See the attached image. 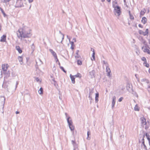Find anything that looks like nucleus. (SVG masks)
Wrapping results in <instances>:
<instances>
[{
	"mask_svg": "<svg viewBox=\"0 0 150 150\" xmlns=\"http://www.w3.org/2000/svg\"><path fill=\"white\" fill-rule=\"evenodd\" d=\"M30 29L26 27H24L19 29L17 32V35L19 38L22 39L24 38H29L31 37L32 34L30 32Z\"/></svg>",
	"mask_w": 150,
	"mask_h": 150,
	"instance_id": "obj_1",
	"label": "nucleus"
},
{
	"mask_svg": "<svg viewBox=\"0 0 150 150\" xmlns=\"http://www.w3.org/2000/svg\"><path fill=\"white\" fill-rule=\"evenodd\" d=\"M116 97L114 96L112 97V108L113 109L114 107L115 103Z\"/></svg>",
	"mask_w": 150,
	"mask_h": 150,
	"instance_id": "obj_9",
	"label": "nucleus"
},
{
	"mask_svg": "<svg viewBox=\"0 0 150 150\" xmlns=\"http://www.w3.org/2000/svg\"><path fill=\"white\" fill-rule=\"evenodd\" d=\"M18 59L20 62L21 64H22L23 63V58L19 56L18 57Z\"/></svg>",
	"mask_w": 150,
	"mask_h": 150,
	"instance_id": "obj_23",
	"label": "nucleus"
},
{
	"mask_svg": "<svg viewBox=\"0 0 150 150\" xmlns=\"http://www.w3.org/2000/svg\"><path fill=\"white\" fill-rule=\"evenodd\" d=\"M70 76L71 79L72 83H73L74 84L75 83V78L74 77L75 76H72L71 74L70 75Z\"/></svg>",
	"mask_w": 150,
	"mask_h": 150,
	"instance_id": "obj_16",
	"label": "nucleus"
},
{
	"mask_svg": "<svg viewBox=\"0 0 150 150\" xmlns=\"http://www.w3.org/2000/svg\"><path fill=\"white\" fill-rule=\"evenodd\" d=\"M128 88H131H131H132L131 87H131L130 86V85L129 83H127V88L128 91H129V89Z\"/></svg>",
	"mask_w": 150,
	"mask_h": 150,
	"instance_id": "obj_33",
	"label": "nucleus"
},
{
	"mask_svg": "<svg viewBox=\"0 0 150 150\" xmlns=\"http://www.w3.org/2000/svg\"><path fill=\"white\" fill-rule=\"evenodd\" d=\"M6 39V35H3L1 37V39L0 41L1 42H5Z\"/></svg>",
	"mask_w": 150,
	"mask_h": 150,
	"instance_id": "obj_10",
	"label": "nucleus"
},
{
	"mask_svg": "<svg viewBox=\"0 0 150 150\" xmlns=\"http://www.w3.org/2000/svg\"><path fill=\"white\" fill-rule=\"evenodd\" d=\"M106 72H107V76L109 78H110L111 76L110 73H111V70L109 67L108 66L106 65Z\"/></svg>",
	"mask_w": 150,
	"mask_h": 150,
	"instance_id": "obj_5",
	"label": "nucleus"
},
{
	"mask_svg": "<svg viewBox=\"0 0 150 150\" xmlns=\"http://www.w3.org/2000/svg\"><path fill=\"white\" fill-rule=\"evenodd\" d=\"M143 52H146L148 54H150V52L149 50L147 48H144L143 50H142Z\"/></svg>",
	"mask_w": 150,
	"mask_h": 150,
	"instance_id": "obj_21",
	"label": "nucleus"
},
{
	"mask_svg": "<svg viewBox=\"0 0 150 150\" xmlns=\"http://www.w3.org/2000/svg\"><path fill=\"white\" fill-rule=\"evenodd\" d=\"M67 38L68 39H69V42H70V38H69V36L68 35H67Z\"/></svg>",
	"mask_w": 150,
	"mask_h": 150,
	"instance_id": "obj_58",
	"label": "nucleus"
},
{
	"mask_svg": "<svg viewBox=\"0 0 150 150\" xmlns=\"http://www.w3.org/2000/svg\"><path fill=\"white\" fill-rule=\"evenodd\" d=\"M142 43L144 45H145L146 44V41L145 40H143L142 41Z\"/></svg>",
	"mask_w": 150,
	"mask_h": 150,
	"instance_id": "obj_49",
	"label": "nucleus"
},
{
	"mask_svg": "<svg viewBox=\"0 0 150 150\" xmlns=\"http://www.w3.org/2000/svg\"><path fill=\"white\" fill-rule=\"evenodd\" d=\"M1 98L3 100H4V102L5 100V98L4 97H1Z\"/></svg>",
	"mask_w": 150,
	"mask_h": 150,
	"instance_id": "obj_53",
	"label": "nucleus"
},
{
	"mask_svg": "<svg viewBox=\"0 0 150 150\" xmlns=\"http://www.w3.org/2000/svg\"><path fill=\"white\" fill-rule=\"evenodd\" d=\"M129 16V18L131 20H134V18L133 16L131 15H130Z\"/></svg>",
	"mask_w": 150,
	"mask_h": 150,
	"instance_id": "obj_40",
	"label": "nucleus"
},
{
	"mask_svg": "<svg viewBox=\"0 0 150 150\" xmlns=\"http://www.w3.org/2000/svg\"><path fill=\"white\" fill-rule=\"evenodd\" d=\"M113 8H114L113 12L115 15L116 16H119L121 13L120 7L119 6H115L113 5Z\"/></svg>",
	"mask_w": 150,
	"mask_h": 150,
	"instance_id": "obj_2",
	"label": "nucleus"
},
{
	"mask_svg": "<svg viewBox=\"0 0 150 150\" xmlns=\"http://www.w3.org/2000/svg\"><path fill=\"white\" fill-rule=\"evenodd\" d=\"M145 137V135H144L143 137V138L142 139V144L144 146V148L146 150H147L146 146L145 144L144 143V138Z\"/></svg>",
	"mask_w": 150,
	"mask_h": 150,
	"instance_id": "obj_12",
	"label": "nucleus"
},
{
	"mask_svg": "<svg viewBox=\"0 0 150 150\" xmlns=\"http://www.w3.org/2000/svg\"><path fill=\"white\" fill-rule=\"evenodd\" d=\"M140 120L142 126L144 127L147 122L146 121V119L144 117H142L140 118Z\"/></svg>",
	"mask_w": 150,
	"mask_h": 150,
	"instance_id": "obj_8",
	"label": "nucleus"
},
{
	"mask_svg": "<svg viewBox=\"0 0 150 150\" xmlns=\"http://www.w3.org/2000/svg\"><path fill=\"white\" fill-rule=\"evenodd\" d=\"M69 126L70 129L71 131L73 130L74 129V127L73 125L72 124H71L70 125H69Z\"/></svg>",
	"mask_w": 150,
	"mask_h": 150,
	"instance_id": "obj_24",
	"label": "nucleus"
},
{
	"mask_svg": "<svg viewBox=\"0 0 150 150\" xmlns=\"http://www.w3.org/2000/svg\"><path fill=\"white\" fill-rule=\"evenodd\" d=\"M53 84H54V85L55 86H56V85H57L56 81H54V82Z\"/></svg>",
	"mask_w": 150,
	"mask_h": 150,
	"instance_id": "obj_51",
	"label": "nucleus"
},
{
	"mask_svg": "<svg viewBox=\"0 0 150 150\" xmlns=\"http://www.w3.org/2000/svg\"><path fill=\"white\" fill-rule=\"evenodd\" d=\"M70 119V117H69L67 118V122L68 124L69 125H70L73 123L72 120L71 119Z\"/></svg>",
	"mask_w": 150,
	"mask_h": 150,
	"instance_id": "obj_13",
	"label": "nucleus"
},
{
	"mask_svg": "<svg viewBox=\"0 0 150 150\" xmlns=\"http://www.w3.org/2000/svg\"><path fill=\"white\" fill-rule=\"evenodd\" d=\"M59 33H60L63 36L62 37H59V38L57 39V42H60L61 43H62V40L64 39V35L60 31H59Z\"/></svg>",
	"mask_w": 150,
	"mask_h": 150,
	"instance_id": "obj_7",
	"label": "nucleus"
},
{
	"mask_svg": "<svg viewBox=\"0 0 150 150\" xmlns=\"http://www.w3.org/2000/svg\"><path fill=\"white\" fill-rule=\"evenodd\" d=\"M49 51L53 55L54 58L57 57V55L56 53L54 51H53L52 49H50Z\"/></svg>",
	"mask_w": 150,
	"mask_h": 150,
	"instance_id": "obj_15",
	"label": "nucleus"
},
{
	"mask_svg": "<svg viewBox=\"0 0 150 150\" xmlns=\"http://www.w3.org/2000/svg\"><path fill=\"white\" fill-rule=\"evenodd\" d=\"M36 80H37V81H38H38H39V79H38V78H37V79H36Z\"/></svg>",
	"mask_w": 150,
	"mask_h": 150,
	"instance_id": "obj_64",
	"label": "nucleus"
},
{
	"mask_svg": "<svg viewBox=\"0 0 150 150\" xmlns=\"http://www.w3.org/2000/svg\"><path fill=\"white\" fill-rule=\"evenodd\" d=\"M141 59L142 61H144V62H146V58L144 57H142L141 58Z\"/></svg>",
	"mask_w": 150,
	"mask_h": 150,
	"instance_id": "obj_38",
	"label": "nucleus"
},
{
	"mask_svg": "<svg viewBox=\"0 0 150 150\" xmlns=\"http://www.w3.org/2000/svg\"><path fill=\"white\" fill-rule=\"evenodd\" d=\"M139 34L140 35H143L144 36H148L149 34V30L148 29H146L145 32H144L142 30H139Z\"/></svg>",
	"mask_w": 150,
	"mask_h": 150,
	"instance_id": "obj_3",
	"label": "nucleus"
},
{
	"mask_svg": "<svg viewBox=\"0 0 150 150\" xmlns=\"http://www.w3.org/2000/svg\"><path fill=\"white\" fill-rule=\"evenodd\" d=\"M124 5H125V6H126V7H128V6H127V4H126V3H124Z\"/></svg>",
	"mask_w": 150,
	"mask_h": 150,
	"instance_id": "obj_61",
	"label": "nucleus"
},
{
	"mask_svg": "<svg viewBox=\"0 0 150 150\" xmlns=\"http://www.w3.org/2000/svg\"><path fill=\"white\" fill-rule=\"evenodd\" d=\"M123 99V98L122 97H121L119 99H118V101L120 102H121Z\"/></svg>",
	"mask_w": 150,
	"mask_h": 150,
	"instance_id": "obj_43",
	"label": "nucleus"
},
{
	"mask_svg": "<svg viewBox=\"0 0 150 150\" xmlns=\"http://www.w3.org/2000/svg\"><path fill=\"white\" fill-rule=\"evenodd\" d=\"M146 12V10L145 9H144L142 10L141 12H140V15L141 16H143Z\"/></svg>",
	"mask_w": 150,
	"mask_h": 150,
	"instance_id": "obj_19",
	"label": "nucleus"
},
{
	"mask_svg": "<svg viewBox=\"0 0 150 150\" xmlns=\"http://www.w3.org/2000/svg\"><path fill=\"white\" fill-rule=\"evenodd\" d=\"M145 45V46H143L142 48V50H143L144 48H147V47H149V46L147 44V43L145 44V45Z\"/></svg>",
	"mask_w": 150,
	"mask_h": 150,
	"instance_id": "obj_37",
	"label": "nucleus"
},
{
	"mask_svg": "<svg viewBox=\"0 0 150 150\" xmlns=\"http://www.w3.org/2000/svg\"><path fill=\"white\" fill-rule=\"evenodd\" d=\"M71 46H73L74 45V42L73 41L70 42Z\"/></svg>",
	"mask_w": 150,
	"mask_h": 150,
	"instance_id": "obj_46",
	"label": "nucleus"
},
{
	"mask_svg": "<svg viewBox=\"0 0 150 150\" xmlns=\"http://www.w3.org/2000/svg\"><path fill=\"white\" fill-rule=\"evenodd\" d=\"M29 3H31L33 1V0H28Z\"/></svg>",
	"mask_w": 150,
	"mask_h": 150,
	"instance_id": "obj_55",
	"label": "nucleus"
},
{
	"mask_svg": "<svg viewBox=\"0 0 150 150\" xmlns=\"http://www.w3.org/2000/svg\"><path fill=\"white\" fill-rule=\"evenodd\" d=\"M99 97V93H96V96H95V102L96 103H97L98 101V98Z\"/></svg>",
	"mask_w": 150,
	"mask_h": 150,
	"instance_id": "obj_20",
	"label": "nucleus"
},
{
	"mask_svg": "<svg viewBox=\"0 0 150 150\" xmlns=\"http://www.w3.org/2000/svg\"><path fill=\"white\" fill-rule=\"evenodd\" d=\"M60 68L65 73H66V71L64 70L63 67L60 66Z\"/></svg>",
	"mask_w": 150,
	"mask_h": 150,
	"instance_id": "obj_39",
	"label": "nucleus"
},
{
	"mask_svg": "<svg viewBox=\"0 0 150 150\" xmlns=\"http://www.w3.org/2000/svg\"><path fill=\"white\" fill-rule=\"evenodd\" d=\"M128 12H129V16L130 15H131L130 11H129Z\"/></svg>",
	"mask_w": 150,
	"mask_h": 150,
	"instance_id": "obj_62",
	"label": "nucleus"
},
{
	"mask_svg": "<svg viewBox=\"0 0 150 150\" xmlns=\"http://www.w3.org/2000/svg\"><path fill=\"white\" fill-rule=\"evenodd\" d=\"M74 76L76 77L81 78V75L79 73H78L76 75Z\"/></svg>",
	"mask_w": 150,
	"mask_h": 150,
	"instance_id": "obj_32",
	"label": "nucleus"
},
{
	"mask_svg": "<svg viewBox=\"0 0 150 150\" xmlns=\"http://www.w3.org/2000/svg\"><path fill=\"white\" fill-rule=\"evenodd\" d=\"M73 41H74V42H76V38H74L73 39Z\"/></svg>",
	"mask_w": 150,
	"mask_h": 150,
	"instance_id": "obj_57",
	"label": "nucleus"
},
{
	"mask_svg": "<svg viewBox=\"0 0 150 150\" xmlns=\"http://www.w3.org/2000/svg\"><path fill=\"white\" fill-rule=\"evenodd\" d=\"M146 80V79H143L141 80V81L142 82H144V81L145 82Z\"/></svg>",
	"mask_w": 150,
	"mask_h": 150,
	"instance_id": "obj_52",
	"label": "nucleus"
},
{
	"mask_svg": "<svg viewBox=\"0 0 150 150\" xmlns=\"http://www.w3.org/2000/svg\"><path fill=\"white\" fill-rule=\"evenodd\" d=\"M148 41L149 44L150 45V39H148Z\"/></svg>",
	"mask_w": 150,
	"mask_h": 150,
	"instance_id": "obj_63",
	"label": "nucleus"
},
{
	"mask_svg": "<svg viewBox=\"0 0 150 150\" xmlns=\"http://www.w3.org/2000/svg\"><path fill=\"white\" fill-rule=\"evenodd\" d=\"M117 4V2H113L112 3V7H113V5H114L115 6H117L116 5V4Z\"/></svg>",
	"mask_w": 150,
	"mask_h": 150,
	"instance_id": "obj_41",
	"label": "nucleus"
},
{
	"mask_svg": "<svg viewBox=\"0 0 150 150\" xmlns=\"http://www.w3.org/2000/svg\"><path fill=\"white\" fill-rule=\"evenodd\" d=\"M79 52V50H77V52H76V54L77 55H79V54H78V52Z\"/></svg>",
	"mask_w": 150,
	"mask_h": 150,
	"instance_id": "obj_56",
	"label": "nucleus"
},
{
	"mask_svg": "<svg viewBox=\"0 0 150 150\" xmlns=\"http://www.w3.org/2000/svg\"><path fill=\"white\" fill-rule=\"evenodd\" d=\"M103 62L104 64H105V66L107 65L108 66V64L107 62L104 60L103 61Z\"/></svg>",
	"mask_w": 150,
	"mask_h": 150,
	"instance_id": "obj_42",
	"label": "nucleus"
},
{
	"mask_svg": "<svg viewBox=\"0 0 150 150\" xmlns=\"http://www.w3.org/2000/svg\"><path fill=\"white\" fill-rule=\"evenodd\" d=\"M143 64L144 66H145L147 67H148L149 66V64L148 63H147L146 62H144L143 63Z\"/></svg>",
	"mask_w": 150,
	"mask_h": 150,
	"instance_id": "obj_34",
	"label": "nucleus"
},
{
	"mask_svg": "<svg viewBox=\"0 0 150 150\" xmlns=\"http://www.w3.org/2000/svg\"><path fill=\"white\" fill-rule=\"evenodd\" d=\"M93 54H92V57H93V59L91 58V59L92 60H95V52L94 51V50H93Z\"/></svg>",
	"mask_w": 150,
	"mask_h": 150,
	"instance_id": "obj_22",
	"label": "nucleus"
},
{
	"mask_svg": "<svg viewBox=\"0 0 150 150\" xmlns=\"http://www.w3.org/2000/svg\"><path fill=\"white\" fill-rule=\"evenodd\" d=\"M77 64L78 65H81L82 64V62L80 60H77Z\"/></svg>",
	"mask_w": 150,
	"mask_h": 150,
	"instance_id": "obj_36",
	"label": "nucleus"
},
{
	"mask_svg": "<svg viewBox=\"0 0 150 150\" xmlns=\"http://www.w3.org/2000/svg\"><path fill=\"white\" fill-rule=\"evenodd\" d=\"M92 93H93V92L92 91L90 92L89 94V96L88 97L89 98L91 97V95Z\"/></svg>",
	"mask_w": 150,
	"mask_h": 150,
	"instance_id": "obj_47",
	"label": "nucleus"
},
{
	"mask_svg": "<svg viewBox=\"0 0 150 150\" xmlns=\"http://www.w3.org/2000/svg\"><path fill=\"white\" fill-rule=\"evenodd\" d=\"M0 10L1 11L2 13L3 14L4 16L5 17L6 16V15L4 12L3 9L1 8L0 7Z\"/></svg>",
	"mask_w": 150,
	"mask_h": 150,
	"instance_id": "obj_26",
	"label": "nucleus"
},
{
	"mask_svg": "<svg viewBox=\"0 0 150 150\" xmlns=\"http://www.w3.org/2000/svg\"><path fill=\"white\" fill-rule=\"evenodd\" d=\"M73 145V146L74 147V150H75L78 147V145L76 143H74Z\"/></svg>",
	"mask_w": 150,
	"mask_h": 150,
	"instance_id": "obj_31",
	"label": "nucleus"
},
{
	"mask_svg": "<svg viewBox=\"0 0 150 150\" xmlns=\"http://www.w3.org/2000/svg\"><path fill=\"white\" fill-rule=\"evenodd\" d=\"M145 82H146L147 83H149V81H148V80H147V79H146V81H145Z\"/></svg>",
	"mask_w": 150,
	"mask_h": 150,
	"instance_id": "obj_59",
	"label": "nucleus"
},
{
	"mask_svg": "<svg viewBox=\"0 0 150 150\" xmlns=\"http://www.w3.org/2000/svg\"><path fill=\"white\" fill-rule=\"evenodd\" d=\"M23 6V3L22 1H16V4L15 6L16 8L21 7Z\"/></svg>",
	"mask_w": 150,
	"mask_h": 150,
	"instance_id": "obj_4",
	"label": "nucleus"
},
{
	"mask_svg": "<svg viewBox=\"0 0 150 150\" xmlns=\"http://www.w3.org/2000/svg\"><path fill=\"white\" fill-rule=\"evenodd\" d=\"M55 59V60H56V62H59V60L57 58V57L56 58H54Z\"/></svg>",
	"mask_w": 150,
	"mask_h": 150,
	"instance_id": "obj_48",
	"label": "nucleus"
},
{
	"mask_svg": "<svg viewBox=\"0 0 150 150\" xmlns=\"http://www.w3.org/2000/svg\"><path fill=\"white\" fill-rule=\"evenodd\" d=\"M75 57L76 58H79L81 57V56L80 55H77L75 56Z\"/></svg>",
	"mask_w": 150,
	"mask_h": 150,
	"instance_id": "obj_45",
	"label": "nucleus"
},
{
	"mask_svg": "<svg viewBox=\"0 0 150 150\" xmlns=\"http://www.w3.org/2000/svg\"><path fill=\"white\" fill-rule=\"evenodd\" d=\"M96 72L94 70H93L90 72V75L91 76V78H93L95 76Z\"/></svg>",
	"mask_w": 150,
	"mask_h": 150,
	"instance_id": "obj_11",
	"label": "nucleus"
},
{
	"mask_svg": "<svg viewBox=\"0 0 150 150\" xmlns=\"http://www.w3.org/2000/svg\"><path fill=\"white\" fill-rule=\"evenodd\" d=\"M6 73V74H5L6 75V76L7 77H8L10 76V73L9 71H6V72H5Z\"/></svg>",
	"mask_w": 150,
	"mask_h": 150,
	"instance_id": "obj_30",
	"label": "nucleus"
},
{
	"mask_svg": "<svg viewBox=\"0 0 150 150\" xmlns=\"http://www.w3.org/2000/svg\"><path fill=\"white\" fill-rule=\"evenodd\" d=\"M9 66L8 64H6V65L5 64H2V69L4 73V74H6V73L5 72H6V71L7 70Z\"/></svg>",
	"mask_w": 150,
	"mask_h": 150,
	"instance_id": "obj_6",
	"label": "nucleus"
},
{
	"mask_svg": "<svg viewBox=\"0 0 150 150\" xmlns=\"http://www.w3.org/2000/svg\"><path fill=\"white\" fill-rule=\"evenodd\" d=\"M141 21L144 24H145L146 23L147 21L146 18L145 17H143Z\"/></svg>",
	"mask_w": 150,
	"mask_h": 150,
	"instance_id": "obj_18",
	"label": "nucleus"
},
{
	"mask_svg": "<svg viewBox=\"0 0 150 150\" xmlns=\"http://www.w3.org/2000/svg\"><path fill=\"white\" fill-rule=\"evenodd\" d=\"M16 114H19V111H17L16 112Z\"/></svg>",
	"mask_w": 150,
	"mask_h": 150,
	"instance_id": "obj_60",
	"label": "nucleus"
},
{
	"mask_svg": "<svg viewBox=\"0 0 150 150\" xmlns=\"http://www.w3.org/2000/svg\"><path fill=\"white\" fill-rule=\"evenodd\" d=\"M138 26H139V27L140 28H143L142 25L141 24H139L138 25Z\"/></svg>",
	"mask_w": 150,
	"mask_h": 150,
	"instance_id": "obj_54",
	"label": "nucleus"
},
{
	"mask_svg": "<svg viewBox=\"0 0 150 150\" xmlns=\"http://www.w3.org/2000/svg\"><path fill=\"white\" fill-rule=\"evenodd\" d=\"M75 143H76V142L75 140H72L71 141V143L72 144H73Z\"/></svg>",
	"mask_w": 150,
	"mask_h": 150,
	"instance_id": "obj_50",
	"label": "nucleus"
},
{
	"mask_svg": "<svg viewBox=\"0 0 150 150\" xmlns=\"http://www.w3.org/2000/svg\"><path fill=\"white\" fill-rule=\"evenodd\" d=\"M38 92L39 94H42L43 93V88L42 87H41L40 89L38 90Z\"/></svg>",
	"mask_w": 150,
	"mask_h": 150,
	"instance_id": "obj_27",
	"label": "nucleus"
},
{
	"mask_svg": "<svg viewBox=\"0 0 150 150\" xmlns=\"http://www.w3.org/2000/svg\"><path fill=\"white\" fill-rule=\"evenodd\" d=\"M16 49L17 50L18 52L21 54L22 52V51L20 47L19 46H16Z\"/></svg>",
	"mask_w": 150,
	"mask_h": 150,
	"instance_id": "obj_17",
	"label": "nucleus"
},
{
	"mask_svg": "<svg viewBox=\"0 0 150 150\" xmlns=\"http://www.w3.org/2000/svg\"><path fill=\"white\" fill-rule=\"evenodd\" d=\"M11 0H4V2L5 3H7V2H9Z\"/></svg>",
	"mask_w": 150,
	"mask_h": 150,
	"instance_id": "obj_44",
	"label": "nucleus"
},
{
	"mask_svg": "<svg viewBox=\"0 0 150 150\" xmlns=\"http://www.w3.org/2000/svg\"><path fill=\"white\" fill-rule=\"evenodd\" d=\"M134 110L135 111H139V108L138 107L137 105H136L135 107H134Z\"/></svg>",
	"mask_w": 150,
	"mask_h": 150,
	"instance_id": "obj_29",
	"label": "nucleus"
},
{
	"mask_svg": "<svg viewBox=\"0 0 150 150\" xmlns=\"http://www.w3.org/2000/svg\"><path fill=\"white\" fill-rule=\"evenodd\" d=\"M145 126L144 128L145 129L147 130L149 129L150 126V122L148 121H147V122L146 123V124H145Z\"/></svg>",
	"mask_w": 150,
	"mask_h": 150,
	"instance_id": "obj_14",
	"label": "nucleus"
},
{
	"mask_svg": "<svg viewBox=\"0 0 150 150\" xmlns=\"http://www.w3.org/2000/svg\"><path fill=\"white\" fill-rule=\"evenodd\" d=\"M145 136L146 137L148 141L150 140V138H149V135L147 134V133H146L145 134Z\"/></svg>",
	"mask_w": 150,
	"mask_h": 150,
	"instance_id": "obj_35",
	"label": "nucleus"
},
{
	"mask_svg": "<svg viewBox=\"0 0 150 150\" xmlns=\"http://www.w3.org/2000/svg\"><path fill=\"white\" fill-rule=\"evenodd\" d=\"M131 90H132V93L135 96L137 97H138V95L137 94L136 92L135 91H134V90L132 89V88H131Z\"/></svg>",
	"mask_w": 150,
	"mask_h": 150,
	"instance_id": "obj_28",
	"label": "nucleus"
},
{
	"mask_svg": "<svg viewBox=\"0 0 150 150\" xmlns=\"http://www.w3.org/2000/svg\"><path fill=\"white\" fill-rule=\"evenodd\" d=\"M90 135L91 132L89 130L87 132V139L88 140H89L90 139V137H89V136Z\"/></svg>",
	"mask_w": 150,
	"mask_h": 150,
	"instance_id": "obj_25",
	"label": "nucleus"
}]
</instances>
